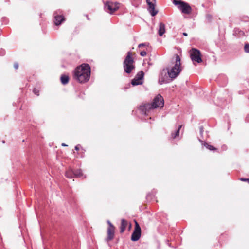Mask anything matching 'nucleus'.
<instances>
[{
	"label": "nucleus",
	"mask_w": 249,
	"mask_h": 249,
	"mask_svg": "<svg viewBox=\"0 0 249 249\" xmlns=\"http://www.w3.org/2000/svg\"><path fill=\"white\" fill-rule=\"evenodd\" d=\"M175 57V61L174 65L166 69H163L161 72L160 80V82H161L160 84H162V83L166 81L167 78L166 75L167 73H168V76L173 79L176 78L181 71V59L178 54H176Z\"/></svg>",
	"instance_id": "f257e3e1"
},
{
	"label": "nucleus",
	"mask_w": 249,
	"mask_h": 249,
	"mask_svg": "<svg viewBox=\"0 0 249 249\" xmlns=\"http://www.w3.org/2000/svg\"><path fill=\"white\" fill-rule=\"evenodd\" d=\"M90 67L89 64H83L76 68L74 73V78L80 83L87 82L90 78Z\"/></svg>",
	"instance_id": "f03ea898"
},
{
	"label": "nucleus",
	"mask_w": 249,
	"mask_h": 249,
	"mask_svg": "<svg viewBox=\"0 0 249 249\" xmlns=\"http://www.w3.org/2000/svg\"><path fill=\"white\" fill-rule=\"evenodd\" d=\"M163 106V98L160 94H158L154 98L151 104L146 103L141 105L139 109L142 113L147 115L151 110L159 107L162 108Z\"/></svg>",
	"instance_id": "7ed1b4c3"
},
{
	"label": "nucleus",
	"mask_w": 249,
	"mask_h": 249,
	"mask_svg": "<svg viewBox=\"0 0 249 249\" xmlns=\"http://www.w3.org/2000/svg\"><path fill=\"white\" fill-rule=\"evenodd\" d=\"M134 54L131 52H128L123 63L124 71L129 74L135 68L134 60L133 56Z\"/></svg>",
	"instance_id": "20e7f679"
},
{
	"label": "nucleus",
	"mask_w": 249,
	"mask_h": 249,
	"mask_svg": "<svg viewBox=\"0 0 249 249\" xmlns=\"http://www.w3.org/2000/svg\"><path fill=\"white\" fill-rule=\"evenodd\" d=\"M173 3L178 6V8L183 14H190L192 12V9L189 4L181 0H174Z\"/></svg>",
	"instance_id": "39448f33"
},
{
	"label": "nucleus",
	"mask_w": 249,
	"mask_h": 249,
	"mask_svg": "<svg viewBox=\"0 0 249 249\" xmlns=\"http://www.w3.org/2000/svg\"><path fill=\"white\" fill-rule=\"evenodd\" d=\"M120 4L119 3L116 2L107 1L105 3V9L108 13L112 14L119 9Z\"/></svg>",
	"instance_id": "423d86ee"
},
{
	"label": "nucleus",
	"mask_w": 249,
	"mask_h": 249,
	"mask_svg": "<svg viewBox=\"0 0 249 249\" xmlns=\"http://www.w3.org/2000/svg\"><path fill=\"white\" fill-rule=\"evenodd\" d=\"M189 53L190 58L193 62H196L198 63L202 62L201 53L199 50L196 48H192Z\"/></svg>",
	"instance_id": "0eeeda50"
},
{
	"label": "nucleus",
	"mask_w": 249,
	"mask_h": 249,
	"mask_svg": "<svg viewBox=\"0 0 249 249\" xmlns=\"http://www.w3.org/2000/svg\"><path fill=\"white\" fill-rule=\"evenodd\" d=\"M135 222V228L132 234L131 239L133 241H138L141 237V229L136 220Z\"/></svg>",
	"instance_id": "6e6552de"
},
{
	"label": "nucleus",
	"mask_w": 249,
	"mask_h": 249,
	"mask_svg": "<svg viewBox=\"0 0 249 249\" xmlns=\"http://www.w3.org/2000/svg\"><path fill=\"white\" fill-rule=\"evenodd\" d=\"M107 223L108 225V227L107 229V236L106 240L109 241L114 238L115 228L110 221H107Z\"/></svg>",
	"instance_id": "1a4fd4ad"
},
{
	"label": "nucleus",
	"mask_w": 249,
	"mask_h": 249,
	"mask_svg": "<svg viewBox=\"0 0 249 249\" xmlns=\"http://www.w3.org/2000/svg\"><path fill=\"white\" fill-rule=\"evenodd\" d=\"M146 3L148 5V10L152 16H155L158 12V10L155 9L156 0H146Z\"/></svg>",
	"instance_id": "9d476101"
},
{
	"label": "nucleus",
	"mask_w": 249,
	"mask_h": 249,
	"mask_svg": "<svg viewBox=\"0 0 249 249\" xmlns=\"http://www.w3.org/2000/svg\"><path fill=\"white\" fill-rule=\"evenodd\" d=\"M144 76V72L143 71H139L135 76L134 78L132 80L131 84L134 85H141L142 83V79Z\"/></svg>",
	"instance_id": "9b49d317"
},
{
	"label": "nucleus",
	"mask_w": 249,
	"mask_h": 249,
	"mask_svg": "<svg viewBox=\"0 0 249 249\" xmlns=\"http://www.w3.org/2000/svg\"><path fill=\"white\" fill-rule=\"evenodd\" d=\"M65 20L64 17L62 15H56L54 17V24L58 26L60 25Z\"/></svg>",
	"instance_id": "f8f14e48"
},
{
	"label": "nucleus",
	"mask_w": 249,
	"mask_h": 249,
	"mask_svg": "<svg viewBox=\"0 0 249 249\" xmlns=\"http://www.w3.org/2000/svg\"><path fill=\"white\" fill-rule=\"evenodd\" d=\"M165 32V25L164 23L161 22L159 24L158 30V34L160 36H162Z\"/></svg>",
	"instance_id": "ddd939ff"
},
{
	"label": "nucleus",
	"mask_w": 249,
	"mask_h": 249,
	"mask_svg": "<svg viewBox=\"0 0 249 249\" xmlns=\"http://www.w3.org/2000/svg\"><path fill=\"white\" fill-rule=\"evenodd\" d=\"M127 225L128 222L126 220H125V219H122L120 227V232L121 233H123Z\"/></svg>",
	"instance_id": "4468645a"
},
{
	"label": "nucleus",
	"mask_w": 249,
	"mask_h": 249,
	"mask_svg": "<svg viewBox=\"0 0 249 249\" xmlns=\"http://www.w3.org/2000/svg\"><path fill=\"white\" fill-rule=\"evenodd\" d=\"M60 80L62 84L66 85L69 81V77L68 75L62 74L61 76Z\"/></svg>",
	"instance_id": "2eb2a0df"
},
{
	"label": "nucleus",
	"mask_w": 249,
	"mask_h": 249,
	"mask_svg": "<svg viewBox=\"0 0 249 249\" xmlns=\"http://www.w3.org/2000/svg\"><path fill=\"white\" fill-rule=\"evenodd\" d=\"M65 176L67 178H74L73 171L71 169H69L66 172Z\"/></svg>",
	"instance_id": "dca6fc26"
},
{
	"label": "nucleus",
	"mask_w": 249,
	"mask_h": 249,
	"mask_svg": "<svg viewBox=\"0 0 249 249\" xmlns=\"http://www.w3.org/2000/svg\"><path fill=\"white\" fill-rule=\"evenodd\" d=\"M74 172V176L75 178H80L84 176L83 173H82L81 169L76 170L73 171Z\"/></svg>",
	"instance_id": "f3484780"
},
{
	"label": "nucleus",
	"mask_w": 249,
	"mask_h": 249,
	"mask_svg": "<svg viewBox=\"0 0 249 249\" xmlns=\"http://www.w3.org/2000/svg\"><path fill=\"white\" fill-rule=\"evenodd\" d=\"M181 127H182V125H179L178 126V130L175 132V134L174 133H172L171 134V137H172V139H175L177 137H178L179 136V131H180V129H181Z\"/></svg>",
	"instance_id": "a211bd4d"
},
{
	"label": "nucleus",
	"mask_w": 249,
	"mask_h": 249,
	"mask_svg": "<svg viewBox=\"0 0 249 249\" xmlns=\"http://www.w3.org/2000/svg\"><path fill=\"white\" fill-rule=\"evenodd\" d=\"M205 146V147L208 148V149L210 150H216L217 149L215 147H214L212 145H211L210 144H209L208 143H206L204 145Z\"/></svg>",
	"instance_id": "6ab92c4d"
},
{
	"label": "nucleus",
	"mask_w": 249,
	"mask_h": 249,
	"mask_svg": "<svg viewBox=\"0 0 249 249\" xmlns=\"http://www.w3.org/2000/svg\"><path fill=\"white\" fill-rule=\"evenodd\" d=\"M244 50L245 52L249 53V44L246 43L244 46Z\"/></svg>",
	"instance_id": "aec40b11"
},
{
	"label": "nucleus",
	"mask_w": 249,
	"mask_h": 249,
	"mask_svg": "<svg viewBox=\"0 0 249 249\" xmlns=\"http://www.w3.org/2000/svg\"><path fill=\"white\" fill-rule=\"evenodd\" d=\"M33 92L37 96H39V90L36 88H34L33 89Z\"/></svg>",
	"instance_id": "412c9836"
},
{
	"label": "nucleus",
	"mask_w": 249,
	"mask_h": 249,
	"mask_svg": "<svg viewBox=\"0 0 249 249\" xmlns=\"http://www.w3.org/2000/svg\"><path fill=\"white\" fill-rule=\"evenodd\" d=\"M75 150L76 151H79L80 150H83V148L81 147L80 145L78 144L75 147Z\"/></svg>",
	"instance_id": "4be33fe9"
},
{
	"label": "nucleus",
	"mask_w": 249,
	"mask_h": 249,
	"mask_svg": "<svg viewBox=\"0 0 249 249\" xmlns=\"http://www.w3.org/2000/svg\"><path fill=\"white\" fill-rule=\"evenodd\" d=\"M149 45V43H141V44H140L139 45H138V47L139 48H141L142 47H145V46H148Z\"/></svg>",
	"instance_id": "5701e85b"
},
{
	"label": "nucleus",
	"mask_w": 249,
	"mask_h": 249,
	"mask_svg": "<svg viewBox=\"0 0 249 249\" xmlns=\"http://www.w3.org/2000/svg\"><path fill=\"white\" fill-rule=\"evenodd\" d=\"M79 32V30L77 29V28H75L74 30H73V32L72 33V34L74 35H77V34H78Z\"/></svg>",
	"instance_id": "b1692460"
},
{
	"label": "nucleus",
	"mask_w": 249,
	"mask_h": 249,
	"mask_svg": "<svg viewBox=\"0 0 249 249\" xmlns=\"http://www.w3.org/2000/svg\"><path fill=\"white\" fill-rule=\"evenodd\" d=\"M147 54V53L145 51H142L140 53V55L142 56H145Z\"/></svg>",
	"instance_id": "393cba45"
},
{
	"label": "nucleus",
	"mask_w": 249,
	"mask_h": 249,
	"mask_svg": "<svg viewBox=\"0 0 249 249\" xmlns=\"http://www.w3.org/2000/svg\"><path fill=\"white\" fill-rule=\"evenodd\" d=\"M240 179V180H241V181H246V182H247L248 183H249V178H241Z\"/></svg>",
	"instance_id": "a878e982"
},
{
	"label": "nucleus",
	"mask_w": 249,
	"mask_h": 249,
	"mask_svg": "<svg viewBox=\"0 0 249 249\" xmlns=\"http://www.w3.org/2000/svg\"><path fill=\"white\" fill-rule=\"evenodd\" d=\"M206 18H207L209 20H211V19H212V16H211V15H210V14H208V15H207V16H206Z\"/></svg>",
	"instance_id": "bb28decb"
},
{
	"label": "nucleus",
	"mask_w": 249,
	"mask_h": 249,
	"mask_svg": "<svg viewBox=\"0 0 249 249\" xmlns=\"http://www.w3.org/2000/svg\"><path fill=\"white\" fill-rule=\"evenodd\" d=\"M14 67L15 69H18V63H15L14 64Z\"/></svg>",
	"instance_id": "cd10ccee"
},
{
	"label": "nucleus",
	"mask_w": 249,
	"mask_h": 249,
	"mask_svg": "<svg viewBox=\"0 0 249 249\" xmlns=\"http://www.w3.org/2000/svg\"><path fill=\"white\" fill-rule=\"evenodd\" d=\"M183 35L184 36H187V35H187V34L186 33H183Z\"/></svg>",
	"instance_id": "c85d7f7f"
},
{
	"label": "nucleus",
	"mask_w": 249,
	"mask_h": 249,
	"mask_svg": "<svg viewBox=\"0 0 249 249\" xmlns=\"http://www.w3.org/2000/svg\"><path fill=\"white\" fill-rule=\"evenodd\" d=\"M62 146H67V145H66V144H65V143H62Z\"/></svg>",
	"instance_id": "c756f323"
},
{
	"label": "nucleus",
	"mask_w": 249,
	"mask_h": 249,
	"mask_svg": "<svg viewBox=\"0 0 249 249\" xmlns=\"http://www.w3.org/2000/svg\"><path fill=\"white\" fill-rule=\"evenodd\" d=\"M81 150V153L83 154L85 152V150L83 149V150Z\"/></svg>",
	"instance_id": "7c9ffc66"
},
{
	"label": "nucleus",
	"mask_w": 249,
	"mask_h": 249,
	"mask_svg": "<svg viewBox=\"0 0 249 249\" xmlns=\"http://www.w3.org/2000/svg\"><path fill=\"white\" fill-rule=\"evenodd\" d=\"M131 224H130V225H129V229L131 228Z\"/></svg>",
	"instance_id": "2f4dec72"
}]
</instances>
